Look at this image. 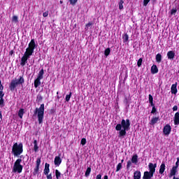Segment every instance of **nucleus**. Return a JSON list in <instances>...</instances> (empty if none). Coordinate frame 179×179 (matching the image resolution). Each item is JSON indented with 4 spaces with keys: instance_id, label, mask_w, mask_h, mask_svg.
Wrapping results in <instances>:
<instances>
[{
    "instance_id": "59",
    "label": "nucleus",
    "mask_w": 179,
    "mask_h": 179,
    "mask_svg": "<svg viewBox=\"0 0 179 179\" xmlns=\"http://www.w3.org/2000/svg\"><path fill=\"white\" fill-rule=\"evenodd\" d=\"M178 162H179V157H177V161Z\"/></svg>"
},
{
    "instance_id": "19",
    "label": "nucleus",
    "mask_w": 179,
    "mask_h": 179,
    "mask_svg": "<svg viewBox=\"0 0 179 179\" xmlns=\"http://www.w3.org/2000/svg\"><path fill=\"white\" fill-rule=\"evenodd\" d=\"M3 96H5V94L3 92L0 93V106L1 107H3L5 99H3Z\"/></svg>"
},
{
    "instance_id": "36",
    "label": "nucleus",
    "mask_w": 179,
    "mask_h": 179,
    "mask_svg": "<svg viewBox=\"0 0 179 179\" xmlns=\"http://www.w3.org/2000/svg\"><path fill=\"white\" fill-rule=\"evenodd\" d=\"M72 96V92H70L69 94L66 96V101H69L71 100V97Z\"/></svg>"
},
{
    "instance_id": "11",
    "label": "nucleus",
    "mask_w": 179,
    "mask_h": 179,
    "mask_svg": "<svg viewBox=\"0 0 179 179\" xmlns=\"http://www.w3.org/2000/svg\"><path fill=\"white\" fill-rule=\"evenodd\" d=\"M171 126H170V124H169L165 125L163 129V133L165 135L169 136V134H171Z\"/></svg>"
},
{
    "instance_id": "49",
    "label": "nucleus",
    "mask_w": 179,
    "mask_h": 179,
    "mask_svg": "<svg viewBox=\"0 0 179 179\" xmlns=\"http://www.w3.org/2000/svg\"><path fill=\"white\" fill-rule=\"evenodd\" d=\"M43 17H47L48 16V11H45L43 13Z\"/></svg>"
},
{
    "instance_id": "15",
    "label": "nucleus",
    "mask_w": 179,
    "mask_h": 179,
    "mask_svg": "<svg viewBox=\"0 0 179 179\" xmlns=\"http://www.w3.org/2000/svg\"><path fill=\"white\" fill-rule=\"evenodd\" d=\"M167 57H168V59L173 60L176 57V53L174 52V51L170 50L167 52Z\"/></svg>"
},
{
    "instance_id": "54",
    "label": "nucleus",
    "mask_w": 179,
    "mask_h": 179,
    "mask_svg": "<svg viewBox=\"0 0 179 179\" xmlns=\"http://www.w3.org/2000/svg\"><path fill=\"white\" fill-rule=\"evenodd\" d=\"M0 120H2V111H0Z\"/></svg>"
},
{
    "instance_id": "41",
    "label": "nucleus",
    "mask_w": 179,
    "mask_h": 179,
    "mask_svg": "<svg viewBox=\"0 0 179 179\" xmlns=\"http://www.w3.org/2000/svg\"><path fill=\"white\" fill-rule=\"evenodd\" d=\"M17 19H18L17 16L14 15V16H13L12 20H13V22H15V23H17V22H18Z\"/></svg>"
},
{
    "instance_id": "32",
    "label": "nucleus",
    "mask_w": 179,
    "mask_h": 179,
    "mask_svg": "<svg viewBox=\"0 0 179 179\" xmlns=\"http://www.w3.org/2000/svg\"><path fill=\"white\" fill-rule=\"evenodd\" d=\"M110 52H111V49H110V48H106L104 51L105 57H108Z\"/></svg>"
},
{
    "instance_id": "33",
    "label": "nucleus",
    "mask_w": 179,
    "mask_h": 179,
    "mask_svg": "<svg viewBox=\"0 0 179 179\" xmlns=\"http://www.w3.org/2000/svg\"><path fill=\"white\" fill-rule=\"evenodd\" d=\"M55 177L57 179L61 178V172L58 169L55 170Z\"/></svg>"
},
{
    "instance_id": "21",
    "label": "nucleus",
    "mask_w": 179,
    "mask_h": 179,
    "mask_svg": "<svg viewBox=\"0 0 179 179\" xmlns=\"http://www.w3.org/2000/svg\"><path fill=\"white\" fill-rule=\"evenodd\" d=\"M41 78H36L34 80V87L36 89H37V87H38V86H40L41 85Z\"/></svg>"
},
{
    "instance_id": "14",
    "label": "nucleus",
    "mask_w": 179,
    "mask_h": 179,
    "mask_svg": "<svg viewBox=\"0 0 179 179\" xmlns=\"http://www.w3.org/2000/svg\"><path fill=\"white\" fill-rule=\"evenodd\" d=\"M178 92V90H177V83H176L175 84H173L171 85V94H177Z\"/></svg>"
},
{
    "instance_id": "53",
    "label": "nucleus",
    "mask_w": 179,
    "mask_h": 179,
    "mask_svg": "<svg viewBox=\"0 0 179 179\" xmlns=\"http://www.w3.org/2000/svg\"><path fill=\"white\" fill-rule=\"evenodd\" d=\"M9 55H13V50H10L9 52Z\"/></svg>"
},
{
    "instance_id": "61",
    "label": "nucleus",
    "mask_w": 179,
    "mask_h": 179,
    "mask_svg": "<svg viewBox=\"0 0 179 179\" xmlns=\"http://www.w3.org/2000/svg\"><path fill=\"white\" fill-rule=\"evenodd\" d=\"M57 99H59V96H57Z\"/></svg>"
},
{
    "instance_id": "25",
    "label": "nucleus",
    "mask_w": 179,
    "mask_h": 179,
    "mask_svg": "<svg viewBox=\"0 0 179 179\" xmlns=\"http://www.w3.org/2000/svg\"><path fill=\"white\" fill-rule=\"evenodd\" d=\"M141 172L139 171H136L134 173V179H141Z\"/></svg>"
},
{
    "instance_id": "27",
    "label": "nucleus",
    "mask_w": 179,
    "mask_h": 179,
    "mask_svg": "<svg viewBox=\"0 0 179 179\" xmlns=\"http://www.w3.org/2000/svg\"><path fill=\"white\" fill-rule=\"evenodd\" d=\"M156 62L158 64H160L162 62V55L160 53H158L155 57Z\"/></svg>"
},
{
    "instance_id": "28",
    "label": "nucleus",
    "mask_w": 179,
    "mask_h": 179,
    "mask_svg": "<svg viewBox=\"0 0 179 179\" xmlns=\"http://www.w3.org/2000/svg\"><path fill=\"white\" fill-rule=\"evenodd\" d=\"M34 150L37 152L38 150V145H37V140L34 141Z\"/></svg>"
},
{
    "instance_id": "12",
    "label": "nucleus",
    "mask_w": 179,
    "mask_h": 179,
    "mask_svg": "<svg viewBox=\"0 0 179 179\" xmlns=\"http://www.w3.org/2000/svg\"><path fill=\"white\" fill-rule=\"evenodd\" d=\"M62 163V159H61V157L56 156L54 160V164L56 166V167H59Z\"/></svg>"
},
{
    "instance_id": "24",
    "label": "nucleus",
    "mask_w": 179,
    "mask_h": 179,
    "mask_svg": "<svg viewBox=\"0 0 179 179\" xmlns=\"http://www.w3.org/2000/svg\"><path fill=\"white\" fill-rule=\"evenodd\" d=\"M44 78V69H42L39 73H38V76L36 78L38 79H43Z\"/></svg>"
},
{
    "instance_id": "23",
    "label": "nucleus",
    "mask_w": 179,
    "mask_h": 179,
    "mask_svg": "<svg viewBox=\"0 0 179 179\" xmlns=\"http://www.w3.org/2000/svg\"><path fill=\"white\" fill-rule=\"evenodd\" d=\"M16 83L18 85H23V83H24V78L23 77V75L20 76V77L17 79V80H16Z\"/></svg>"
},
{
    "instance_id": "50",
    "label": "nucleus",
    "mask_w": 179,
    "mask_h": 179,
    "mask_svg": "<svg viewBox=\"0 0 179 179\" xmlns=\"http://www.w3.org/2000/svg\"><path fill=\"white\" fill-rule=\"evenodd\" d=\"M55 108H51L50 110V114H55Z\"/></svg>"
},
{
    "instance_id": "51",
    "label": "nucleus",
    "mask_w": 179,
    "mask_h": 179,
    "mask_svg": "<svg viewBox=\"0 0 179 179\" xmlns=\"http://www.w3.org/2000/svg\"><path fill=\"white\" fill-rule=\"evenodd\" d=\"M150 104L151 107H152V108L155 107V103H153V101L150 102Z\"/></svg>"
},
{
    "instance_id": "22",
    "label": "nucleus",
    "mask_w": 179,
    "mask_h": 179,
    "mask_svg": "<svg viewBox=\"0 0 179 179\" xmlns=\"http://www.w3.org/2000/svg\"><path fill=\"white\" fill-rule=\"evenodd\" d=\"M159 72V69H157V66L152 65L151 67V73L154 74L157 73Z\"/></svg>"
},
{
    "instance_id": "57",
    "label": "nucleus",
    "mask_w": 179,
    "mask_h": 179,
    "mask_svg": "<svg viewBox=\"0 0 179 179\" xmlns=\"http://www.w3.org/2000/svg\"><path fill=\"white\" fill-rule=\"evenodd\" d=\"M125 100H126V103H128V99L125 98Z\"/></svg>"
},
{
    "instance_id": "62",
    "label": "nucleus",
    "mask_w": 179,
    "mask_h": 179,
    "mask_svg": "<svg viewBox=\"0 0 179 179\" xmlns=\"http://www.w3.org/2000/svg\"><path fill=\"white\" fill-rule=\"evenodd\" d=\"M127 78V76L125 77V78ZM125 78H124V79H125Z\"/></svg>"
},
{
    "instance_id": "60",
    "label": "nucleus",
    "mask_w": 179,
    "mask_h": 179,
    "mask_svg": "<svg viewBox=\"0 0 179 179\" xmlns=\"http://www.w3.org/2000/svg\"><path fill=\"white\" fill-rule=\"evenodd\" d=\"M63 2H62V1H60V3H62Z\"/></svg>"
},
{
    "instance_id": "39",
    "label": "nucleus",
    "mask_w": 179,
    "mask_h": 179,
    "mask_svg": "<svg viewBox=\"0 0 179 179\" xmlns=\"http://www.w3.org/2000/svg\"><path fill=\"white\" fill-rule=\"evenodd\" d=\"M0 93H3V85L2 81L0 80Z\"/></svg>"
},
{
    "instance_id": "40",
    "label": "nucleus",
    "mask_w": 179,
    "mask_h": 179,
    "mask_svg": "<svg viewBox=\"0 0 179 179\" xmlns=\"http://www.w3.org/2000/svg\"><path fill=\"white\" fill-rule=\"evenodd\" d=\"M80 144L83 145V146H85V145H86V138H83L81 139V141H80Z\"/></svg>"
},
{
    "instance_id": "2",
    "label": "nucleus",
    "mask_w": 179,
    "mask_h": 179,
    "mask_svg": "<svg viewBox=\"0 0 179 179\" xmlns=\"http://www.w3.org/2000/svg\"><path fill=\"white\" fill-rule=\"evenodd\" d=\"M131 129V121L129 119H122L121 124H117L115 126V130L119 131L118 138H124L127 135V131Z\"/></svg>"
},
{
    "instance_id": "58",
    "label": "nucleus",
    "mask_w": 179,
    "mask_h": 179,
    "mask_svg": "<svg viewBox=\"0 0 179 179\" xmlns=\"http://www.w3.org/2000/svg\"><path fill=\"white\" fill-rule=\"evenodd\" d=\"M120 163L122 164L124 163V159H122Z\"/></svg>"
},
{
    "instance_id": "34",
    "label": "nucleus",
    "mask_w": 179,
    "mask_h": 179,
    "mask_svg": "<svg viewBox=\"0 0 179 179\" xmlns=\"http://www.w3.org/2000/svg\"><path fill=\"white\" fill-rule=\"evenodd\" d=\"M122 169V163H119L116 166V173H118V171H120V170H121Z\"/></svg>"
},
{
    "instance_id": "31",
    "label": "nucleus",
    "mask_w": 179,
    "mask_h": 179,
    "mask_svg": "<svg viewBox=\"0 0 179 179\" xmlns=\"http://www.w3.org/2000/svg\"><path fill=\"white\" fill-rule=\"evenodd\" d=\"M119 9L120 10H122V9H124V0H120L119 2Z\"/></svg>"
},
{
    "instance_id": "38",
    "label": "nucleus",
    "mask_w": 179,
    "mask_h": 179,
    "mask_svg": "<svg viewBox=\"0 0 179 179\" xmlns=\"http://www.w3.org/2000/svg\"><path fill=\"white\" fill-rule=\"evenodd\" d=\"M177 13V8H172L171 10V15L173 16V15H176Z\"/></svg>"
},
{
    "instance_id": "3",
    "label": "nucleus",
    "mask_w": 179,
    "mask_h": 179,
    "mask_svg": "<svg viewBox=\"0 0 179 179\" xmlns=\"http://www.w3.org/2000/svg\"><path fill=\"white\" fill-rule=\"evenodd\" d=\"M34 115H37L39 125L43 124L44 120V103L41 104L39 108H36Z\"/></svg>"
},
{
    "instance_id": "9",
    "label": "nucleus",
    "mask_w": 179,
    "mask_h": 179,
    "mask_svg": "<svg viewBox=\"0 0 179 179\" xmlns=\"http://www.w3.org/2000/svg\"><path fill=\"white\" fill-rule=\"evenodd\" d=\"M17 83L16 82V80H12L11 82L9 84V90L10 92H15V90L16 87H17Z\"/></svg>"
},
{
    "instance_id": "42",
    "label": "nucleus",
    "mask_w": 179,
    "mask_h": 179,
    "mask_svg": "<svg viewBox=\"0 0 179 179\" xmlns=\"http://www.w3.org/2000/svg\"><path fill=\"white\" fill-rule=\"evenodd\" d=\"M36 100H37V101H41L43 100V96H41L40 94L37 95Z\"/></svg>"
},
{
    "instance_id": "56",
    "label": "nucleus",
    "mask_w": 179,
    "mask_h": 179,
    "mask_svg": "<svg viewBox=\"0 0 179 179\" xmlns=\"http://www.w3.org/2000/svg\"><path fill=\"white\" fill-rule=\"evenodd\" d=\"M173 179H179V178H176V176H173Z\"/></svg>"
},
{
    "instance_id": "37",
    "label": "nucleus",
    "mask_w": 179,
    "mask_h": 179,
    "mask_svg": "<svg viewBox=\"0 0 179 179\" xmlns=\"http://www.w3.org/2000/svg\"><path fill=\"white\" fill-rule=\"evenodd\" d=\"M70 2V4L72 5L73 6H75L76 5L78 0H69Z\"/></svg>"
},
{
    "instance_id": "43",
    "label": "nucleus",
    "mask_w": 179,
    "mask_h": 179,
    "mask_svg": "<svg viewBox=\"0 0 179 179\" xmlns=\"http://www.w3.org/2000/svg\"><path fill=\"white\" fill-rule=\"evenodd\" d=\"M150 2V0H143V6H148V3Z\"/></svg>"
},
{
    "instance_id": "17",
    "label": "nucleus",
    "mask_w": 179,
    "mask_h": 179,
    "mask_svg": "<svg viewBox=\"0 0 179 179\" xmlns=\"http://www.w3.org/2000/svg\"><path fill=\"white\" fill-rule=\"evenodd\" d=\"M160 120V117H152L150 122V125H155V124H157V122Z\"/></svg>"
},
{
    "instance_id": "45",
    "label": "nucleus",
    "mask_w": 179,
    "mask_h": 179,
    "mask_svg": "<svg viewBox=\"0 0 179 179\" xmlns=\"http://www.w3.org/2000/svg\"><path fill=\"white\" fill-rule=\"evenodd\" d=\"M157 111V109L156 108V106L152 107V109L151 110V114H155Z\"/></svg>"
},
{
    "instance_id": "16",
    "label": "nucleus",
    "mask_w": 179,
    "mask_h": 179,
    "mask_svg": "<svg viewBox=\"0 0 179 179\" xmlns=\"http://www.w3.org/2000/svg\"><path fill=\"white\" fill-rule=\"evenodd\" d=\"M49 173H50V164L45 163V169L43 170V174H45V176H48Z\"/></svg>"
},
{
    "instance_id": "55",
    "label": "nucleus",
    "mask_w": 179,
    "mask_h": 179,
    "mask_svg": "<svg viewBox=\"0 0 179 179\" xmlns=\"http://www.w3.org/2000/svg\"><path fill=\"white\" fill-rule=\"evenodd\" d=\"M103 179H108V176L105 175L104 177H103Z\"/></svg>"
},
{
    "instance_id": "29",
    "label": "nucleus",
    "mask_w": 179,
    "mask_h": 179,
    "mask_svg": "<svg viewBox=\"0 0 179 179\" xmlns=\"http://www.w3.org/2000/svg\"><path fill=\"white\" fill-rule=\"evenodd\" d=\"M90 173H92V168L87 167L86 171H85V177H89L90 176Z\"/></svg>"
},
{
    "instance_id": "30",
    "label": "nucleus",
    "mask_w": 179,
    "mask_h": 179,
    "mask_svg": "<svg viewBox=\"0 0 179 179\" xmlns=\"http://www.w3.org/2000/svg\"><path fill=\"white\" fill-rule=\"evenodd\" d=\"M128 40H129V36H128V34H124L123 36V42L127 43Z\"/></svg>"
},
{
    "instance_id": "13",
    "label": "nucleus",
    "mask_w": 179,
    "mask_h": 179,
    "mask_svg": "<svg viewBox=\"0 0 179 179\" xmlns=\"http://www.w3.org/2000/svg\"><path fill=\"white\" fill-rule=\"evenodd\" d=\"M155 173H152L150 171H145L143 176V179H152Z\"/></svg>"
},
{
    "instance_id": "47",
    "label": "nucleus",
    "mask_w": 179,
    "mask_h": 179,
    "mask_svg": "<svg viewBox=\"0 0 179 179\" xmlns=\"http://www.w3.org/2000/svg\"><path fill=\"white\" fill-rule=\"evenodd\" d=\"M46 178L47 179H52V173H50V174L48 173V175H46Z\"/></svg>"
},
{
    "instance_id": "8",
    "label": "nucleus",
    "mask_w": 179,
    "mask_h": 179,
    "mask_svg": "<svg viewBox=\"0 0 179 179\" xmlns=\"http://www.w3.org/2000/svg\"><path fill=\"white\" fill-rule=\"evenodd\" d=\"M178 166H179V162H176V166H173L172 167V169H171L170 173H169V178H171V177H173V176H176V174H177V171H178Z\"/></svg>"
},
{
    "instance_id": "52",
    "label": "nucleus",
    "mask_w": 179,
    "mask_h": 179,
    "mask_svg": "<svg viewBox=\"0 0 179 179\" xmlns=\"http://www.w3.org/2000/svg\"><path fill=\"white\" fill-rule=\"evenodd\" d=\"M96 179H101V174H98L96 176Z\"/></svg>"
},
{
    "instance_id": "5",
    "label": "nucleus",
    "mask_w": 179,
    "mask_h": 179,
    "mask_svg": "<svg viewBox=\"0 0 179 179\" xmlns=\"http://www.w3.org/2000/svg\"><path fill=\"white\" fill-rule=\"evenodd\" d=\"M22 163V159H17L13 165V173H18V174H20L23 170V166L20 164Z\"/></svg>"
},
{
    "instance_id": "1",
    "label": "nucleus",
    "mask_w": 179,
    "mask_h": 179,
    "mask_svg": "<svg viewBox=\"0 0 179 179\" xmlns=\"http://www.w3.org/2000/svg\"><path fill=\"white\" fill-rule=\"evenodd\" d=\"M34 50H36V41H34V39H31L28 45V48L26 49V51L24 53V55L21 58V66H24V65L27 64V59H29V58L33 55Z\"/></svg>"
},
{
    "instance_id": "35",
    "label": "nucleus",
    "mask_w": 179,
    "mask_h": 179,
    "mask_svg": "<svg viewBox=\"0 0 179 179\" xmlns=\"http://www.w3.org/2000/svg\"><path fill=\"white\" fill-rule=\"evenodd\" d=\"M143 62V59L140 58L138 62H137V66H138V68H141V66H142V62Z\"/></svg>"
},
{
    "instance_id": "46",
    "label": "nucleus",
    "mask_w": 179,
    "mask_h": 179,
    "mask_svg": "<svg viewBox=\"0 0 179 179\" xmlns=\"http://www.w3.org/2000/svg\"><path fill=\"white\" fill-rule=\"evenodd\" d=\"M94 23L92 22H88L85 26L86 27H87V29H89V27H90V26H93Z\"/></svg>"
},
{
    "instance_id": "26",
    "label": "nucleus",
    "mask_w": 179,
    "mask_h": 179,
    "mask_svg": "<svg viewBox=\"0 0 179 179\" xmlns=\"http://www.w3.org/2000/svg\"><path fill=\"white\" fill-rule=\"evenodd\" d=\"M23 115H24V109L20 108L18 111V117L22 120V118H23Z\"/></svg>"
},
{
    "instance_id": "6",
    "label": "nucleus",
    "mask_w": 179,
    "mask_h": 179,
    "mask_svg": "<svg viewBox=\"0 0 179 179\" xmlns=\"http://www.w3.org/2000/svg\"><path fill=\"white\" fill-rule=\"evenodd\" d=\"M132 163L134 164H138V155L135 154L132 156L131 159L127 161V169L129 170L131 167L132 166Z\"/></svg>"
},
{
    "instance_id": "20",
    "label": "nucleus",
    "mask_w": 179,
    "mask_h": 179,
    "mask_svg": "<svg viewBox=\"0 0 179 179\" xmlns=\"http://www.w3.org/2000/svg\"><path fill=\"white\" fill-rule=\"evenodd\" d=\"M173 121H174L175 125H179V112H177L175 113Z\"/></svg>"
},
{
    "instance_id": "48",
    "label": "nucleus",
    "mask_w": 179,
    "mask_h": 179,
    "mask_svg": "<svg viewBox=\"0 0 179 179\" xmlns=\"http://www.w3.org/2000/svg\"><path fill=\"white\" fill-rule=\"evenodd\" d=\"M173 111H177V110H178V106H177V105H175L173 108H172Z\"/></svg>"
},
{
    "instance_id": "7",
    "label": "nucleus",
    "mask_w": 179,
    "mask_h": 179,
    "mask_svg": "<svg viewBox=\"0 0 179 179\" xmlns=\"http://www.w3.org/2000/svg\"><path fill=\"white\" fill-rule=\"evenodd\" d=\"M41 157H38L36 159V166L34 169L33 176H37V174H38V173L40 171V166H41Z\"/></svg>"
},
{
    "instance_id": "18",
    "label": "nucleus",
    "mask_w": 179,
    "mask_h": 179,
    "mask_svg": "<svg viewBox=\"0 0 179 179\" xmlns=\"http://www.w3.org/2000/svg\"><path fill=\"white\" fill-rule=\"evenodd\" d=\"M165 171H166V164L164 162H162L160 166L159 173V174H164Z\"/></svg>"
},
{
    "instance_id": "44",
    "label": "nucleus",
    "mask_w": 179,
    "mask_h": 179,
    "mask_svg": "<svg viewBox=\"0 0 179 179\" xmlns=\"http://www.w3.org/2000/svg\"><path fill=\"white\" fill-rule=\"evenodd\" d=\"M148 100H149V103L153 101V96H152V94L148 95Z\"/></svg>"
},
{
    "instance_id": "4",
    "label": "nucleus",
    "mask_w": 179,
    "mask_h": 179,
    "mask_svg": "<svg viewBox=\"0 0 179 179\" xmlns=\"http://www.w3.org/2000/svg\"><path fill=\"white\" fill-rule=\"evenodd\" d=\"M12 155H13L14 157H19L20 155L23 153V143H15L12 147Z\"/></svg>"
},
{
    "instance_id": "10",
    "label": "nucleus",
    "mask_w": 179,
    "mask_h": 179,
    "mask_svg": "<svg viewBox=\"0 0 179 179\" xmlns=\"http://www.w3.org/2000/svg\"><path fill=\"white\" fill-rule=\"evenodd\" d=\"M156 167H157V164H153L152 162L149 163L148 164V169L150 173H152V174H155L156 173Z\"/></svg>"
}]
</instances>
